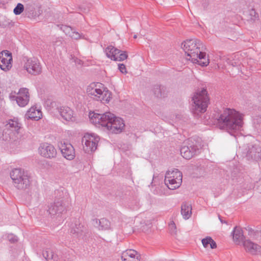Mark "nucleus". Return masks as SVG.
<instances>
[{
    "instance_id": "25",
    "label": "nucleus",
    "mask_w": 261,
    "mask_h": 261,
    "mask_svg": "<svg viewBox=\"0 0 261 261\" xmlns=\"http://www.w3.org/2000/svg\"><path fill=\"white\" fill-rule=\"evenodd\" d=\"M233 236V240L237 244L239 245L241 242L243 243L245 240L243 230L240 227L236 226L231 232Z\"/></svg>"
},
{
    "instance_id": "6",
    "label": "nucleus",
    "mask_w": 261,
    "mask_h": 261,
    "mask_svg": "<svg viewBox=\"0 0 261 261\" xmlns=\"http://www.w3.org/2000/svg\"><path fill=\"white\" fill-rule=\"evenodd\" d=\"M192 101L194 113L198 114L205 112L209 101L206 89L203 88L201 91L196 92L192 97Z\"/></svg>"
},
{
    "instance_id": "36",
    "label": "nucleus",
    "mask_w": 261,
    "mask_h": 261,
    "mask_svg": "<svg viewBox=\"0 0 261 261\" xmlns=\"http://www.w3.org/2000/svg\"><path fill=\"white\" fill-rule=\"evenodd\" d=\"M62 38H56V40L54 41L53 42V45L55 47L59 46L61 45L62 44Z\"/></svg>"
},
{
    "instance_id": "42",
    "label": "nucleus",
    "mask_w": 261,
    "mask_h": 261,
    "mask_svg": "<svg viewBox=\"0 0 261 261\" xmlns=\"http://www.w3.org/2000/svg\"><path fill=\"white\" fill-rule=\"evenodd\" d=\"M219 219L222 223H227L225 221H223V220L221 219V217L220 216H219Z\"/></svg>"
},
{
    "instance_id": "34",
    "label": "nucleus",
    "mask_w": 261,
    "mask_h": 261,
    "mask_svg": "<svg viewBox=\"0 0 261 261\" xmlns=\"http://www.w3.org/2000/svg\"><path fill=\"white\" fill-rule=\"evenodd\" d=\"M212 240V238L210 237H206L202 240V244L204 248H207L210 242Z\"/></svg>"
},
{
    "instance_id": "8",
    "label": "nucleus",
    "mask_w": 261,
    "mask_h": 261,
    "mask_svg": "<svg viewBox=\"0 0 261 261\" xmlns=\"http://www.w3.org/2000/svg\"><path fill=\"white\" fill-rule=\"evenodd\" d=\"M21 123L19 122L17 118L10 119L6 125V128L7 132L6 134H8L9 136L10 140L11 141L17 142L19 138V130L21 128Z\"/></svg>"
},
{
    "instance_id": "7",
    "label": "nucleus",
    "mask_w": 261,
    "mask_h": 261,
    "mask_svg": "<svg viewBox=\"0 0 261 261\" xmlns=\"http://www.w3.org/2000/svg\"><path fill=\"white\" fill-rule=\"evenodd\" d=\"M182 173L177 169L168 170L165 175V184L169 189L174 190L179 188L182 182Z\"/></svg>"
},
{
    "instance_id": "13",
    "label": "nucleus",
    "mask_w": 261,
    "mask_h": 261,
    "mask_svg": "<svg viewBox=\"0 0 261 261\" xmlns=\"http://www.w3.org/2000/svg\"><path fill=\"white\" fill-rule=\"evenodd\" d=\"M243 154L248 160L257 161L261 159V148L257 145H249Z\"/></svg>"
},
{
    "instance_id": "40",
    "label": "nucleus",
    "mask_w": 261,
    "mask_h": 261,
    "mask_svg": "<svg viewBox=\"0 0 261 261\" xmlns=\"http://www.w3.org/2000/svg\"><path fill=\"white\" fill-rule=\"evenodd\" d=\"M210 245L211 248L212 249H215L217 248V244L213 239L211 240Z\"/></svg>"
},
{
    "instance_id": "24",
    "label": "nucleus",
    "mask_w": 261,
    "mask_h": 261,
    "mask_svg": "<svg viewBox=\"0 0 261 261\" xmlns=\"http://www.w3.org/2000/svg\"><path fill=\"white\" fill-rule=\"evenodd\" d=\"M58 111L63 119L66 121L72 120L73 112L69 107H62L58 108Z\"/></svg>"
},
{
    "instance_id": "37",
    "label": "nucleus",
    "mask_w": 261,
    "mask_h": 261,
    "mask_svg": "<svg viewBox=\"0 0 261 261\" xmlns=\"http://www.w3.org/2000/svg\"><path fill=\"white\" fill-rule=\"evenodd\" d=\"M118 69L120 70V71L122 73H127L126 67L123 64H118Z\"/></svg>"
},
{
    "instance_id": "20",
    "label": "nucleus",
    "mask_w": 261,
    "mask_h": 261,
    "mask_svg": "<svg viewBox=\"0 0 261 261\" xmlns=\"http://www.w3.org/2000/svg\"><path fill=\"white\" fill-rule=\"evenodd\" d=\"M140 254L134 249H127L121 254L122 261H140Z\"/></svg>"
},
{
    "instance_id": "15",
    "label": "nucleus",
    "mask_w": 261,
    "mask_h": 261,
    "mask_svg": "<svg viewBox=\"0 0 261 261\" xmlns=\"http://www.w3.org/2000/svg\"><path fill=\"white\" fill-rule=\"evenodd\" d=\"M12 57L11 53L8 50H3L0 54V68L2 70L7 71L12 67L11 61Z\"/></svg>"
},
{
    "instance_id": "29",
    "label": "nucleus",
    "mask_w": 261,
    "mask_h": 261,
    "mask_svg": "<svg viewBox=\"0 0 261 261\" xmlns=\"http://www.w3.org/2000/svg\"><path fill=\"white\" fill-rule=\"evenodd\" d=\"M163 87L161 88L160 85H154L153 88V92L155 96L157 97H160L162 96V91Z\"/></svg>"
},
{
    "instance_id": "17",
    "label": "nucleus",
    "mask_w": 261,
    "mask_h": 261,
    "mask_svg": "<svg viewBox=\"0 0 261 261\" xmlns=\"http://www.w3.org/2000/svg\"><path fill=\"white\" fill-rule=\"evenodd\" d=\"M63 156L68 160L73 159L75 156L74 149L70 143H61L59 145Z\"/></svg>"
},
{
    "instance_id": "31",
    "label": "nucleus",
    "mask_w": 261,
    "mask_h": 261,
    "mask_svg": "<svg viewBox=\"0 0 261 261\" xmlns=\"http://www.w3.org/2000/svg\"><path fill=\"white\" fill-rule=\"evenodd\" d=\"M61 29L66 35L69 37H70L73 31V29L71 27L68 25H62Z\"/></svg>"
},
{
    "instance_id": "14",
    "label": "nucleus",
    "mask_w": 261,
    "mask_h": 261,
    "mask_svg": "<svg viewBox=\"0 0 261 261\" xmlns=\"http://www.w3.org/2000/svg\"><path fill=\"white\" fill-rule=\"evenodd\" d=\"M38 151L41 156L46 158H53L57 154V151L54 146L47 143L41 144Z\"/></svg>"
},
{
    "instance_id": "4",
    "label": "nucleus",
    "mask_w": 261,
    "mask_h": 261,
    "mask_svg": "<svg viewBox=\"0 0 261 261\" xmlns=\"http://www.w3.org/2000/svg\"><path fill=\"white\" fill-rule=\"evenodd\" d=\"M87 93L94 100L103 103L108 102L111 98V92L100 83L90 84L87 88Z\"/></svg>"
},
{
    "instance_id": "5",
    "label": "nucleus",
    "mask_w": 261,
    "mask_h": 261,
    "mask_svg": "<svg viewBox=\"0 0 261 261\" xmlns=\"http://www.w3.org/2000/svg\"><path fill=\"white\" fill-rule=\"evenodd\" d=\"M10 177L14 186L19 190H25L30 185V176L27 171L19 168L13 169L10 172Z\"/></svg>"
},
{
    "instance_id": "28",
    "label": "nucleus",
    "mask_w": 261,
    "mask_h": 261,
    "mask_svg": "<svg viewBox=\"0 0 261 261\" xmlns=\"http://www.w3.org/2000/svg\"><path fill=\"white\" fill-rule=\"evenodd\" d=\"M99 222L101 229L107 230L111 227L110 221L105 218L100 219Z\"/></svg>"
},
{
    "instance_id": "22",
    "label": "nucleus",
    "mask_w": 261,
    "mask_h": 261,
    "mask_svg": "<svg viewBox=\"0 0 261 261\" xmlns=\"http://www.w3.org/2000/svg\"><path fill=\"white\" fill-rule=\"evenodd\" d=\"M25 13L29 18H34L39 16L40 12L39 10H36L34 4L29 3L25 6Z\"/></svg>"
},
{
    "instance_id": "11",
    "label": "nucleus",
    "mask_w": 261,
    "mask_h": 261,
    "mask_svg": "<svg viewBox=\"0 0 261 261\" xmlns=\"http://www.w3.org/2000/svg\"><path fill=\"white\" fill-rule=\"evenodd\" d=\"M107 56L111 60L122 61L126 59L127 55L125 51L120 50L113 46H109L105 49Z\"/></svg>"
},
{
    "instance_id": "41",
    "label": "nucleus",
    "mask_w": 261,
    "mask_h": 261,
    "mask_svg": "<svg viewBox=\"0 0 261 261\" xmlns=\"http://www.w3.org/2000/svg\"><path fill=\"white\" fill-rule=\"evenodd\" d=\"M248 231H249V235H251V233H252V232H253V230L252 228H249L248 229Z\"/></svg>"
},
{
    "instance_id": "10",
    "label": "nucleus",
    "mask_w": 261,
    "mask_h": 261,
    "mask_svg": "<svg viewBox=\"0 0 261 261\" xmlns=\"http://www.w3.org/2000/svg\"><path fill=\"white\" fill-rule=\"evenodd\" d=\"M24 61V67L28 72L33 75H37L41 72V67L37 59L25 57Z\"/></svg>"
},
{
    "instance_id": "26",
    "label": "nucleus",
    "mask_w": 261,
    "mask_h": 261,
    "mask_svg": "<svg viewBox=\"0 0 261 261\" xmlns=\"http://www.w3.org/2000/svg\"><path fill=\"white\" fill-rule=\"evenodd\" d=\"M181 214L185 219H188L192 214V205L190 203L184 202L181 206Z\"/></svg>"
},
{
    "instance_id": "18",
    "label": "nucleus",
    "mask_w": 261,
    "mask_h": 261,
    "mask_svg": "<svg viewBox=\"0 0 261 261\" xmlns=\"http://www.w3.org/2000/svg\"><path fill=\"white\" fill-rule=\"evenodd\" d=\"M243 247L246 252L252 255L261 254V246L253 243L250 240H245L243 243Z\"/></svg>"
},
{
    "instance_id": "35",
    "label": "nucleus",
    "mask_w": 261,
    "mask_h": 261,
    "mask_svg": "<svg viewBox=\"0 0 261 261\" xmlns=\"http://www.w3.org/2000/svg\"><path fill=\"white\" fill-rule=\"evenodd\" d=\"M169 230H170V233L171 234H175L176 232V227L175 224L173 222H172L169 224Z\"/></svg>"
},
{
    "instance_id": "33",
    "label": "nucleus",
    "mask_w": 261,
    "mask_h": 261,
    "mask_svg": "<svg viewBox=\"0 0 261 261\" xmlns=\"http://www.w3.org/2000/svg\"><path fill=\"white\" fill-rule=\"evenodd\" d=\"M70 37L74 39H79L81 38H84V35L83 34H81L75 31L74 30L71 34Z\"/></svg>"
},
{
    "instance_id": "9",
    "label": "nucleus",
    "mask_w": 261,
    "mask_h": 261,
    "mask_svg": "<svg viewBox=\"0 0 261 261\" xmlns=\"http://www.w3.org/2000/svg\"><path fill=\"white\" fill-rule=\"evenodd\" d=\"M99 138L94 134H86L82 139V143L84 150L86 152L94 151L97 148V143Z\"/></svg>"
},
{
    "instance_id": "21",
    "label": "nucleus",
    "mask_w": 261,
    "mask_h": 261,
    "mask_svg": "<svg viewBox=\"0 0 261 261\" xmlns=\"http://www.w3.org/2000/svg\"><path fill=\"white\" fill-rule=\"evenodd\" d=\"M85 230L84 225L81 223L80 220H76L74 224L71 225L70 232L74 235V237H82Z\"/></svg>"
},
{
    "instance_id": "1",
    "label": "nucleus",
    "mask_w": 261,
    "mask_h": 261,
    "mask_svg": "<svg viewBox=\"0 0 261 261\" xmlns=\"http://www.w3.org/2000/svg\"><path fill=\"white\" fill-rule=\"evenodd\" d=\"M217 124L231 136L236 137L243 125V115L233 109L225 108L216 117Z\"/></svg>"
},
{
    "instance_id": "38",
    "label": "nucleus",
    "mask_w": 261,
    "mask_h": 261,
    "mask_svg": "<svg viewBox=\"0 0 261 261\" xmlns=\"http://www.w3.org/2000/svg\"><path fill=\"white\" fill-rule=\"evenodd\" d=\"M8 240L12 243H14L17 241V237L13 234H10L8 237Z\"/></svg>"
},
{
    "instance_id": "43",
    "label": "nucleus",
    "mask_w": 261,
    "mask_h": 261,
    "mask_svg": "<svg viewBox=\"0 0 261 261\" xmlns=\"http://www.w3.org/2000/svg\"><path fill=\"white\" fill-rule=\"evenodd\" d=\"M137 35H135L134 36V38L136 39V38H137Z\"/></svg>"
},
{
    "instance_id": "23",
    "label": "nucleus",
    "mask_w": 261,
    "mask_h": 261,
    "mask_svg": "<svg viewBox=\"0 0 261 261\" xmlns=\"http://www.w3.org/2000/svg\"><path fill=\"white\" fill-rule=\"evenodd\" d=\"M25 116L28 118L37 121L42 117V112L36 107H32L27 111Z\"/></svg>"
},
{
    "instance_id": "16",
    "label": "nucleus",
    "mask_w": 261,
    "mask_h": 261,
    "mask_svg": "<svg viewBox=\"0 0 261 261\" xmlns=\"http://www.w3.org/2000/svg\"><path fill=\"white\" fill-rule=\"evenodd\" d=\"M16 97V101L18 105L21 107L25 106L29 101L30 95L29 89L26 88H20Z\"/></svg>"
},
{
    "instance_id": "30",
    "label": "nucleus",
    "mask_w": 261,
    "mask_h": 261,
    "mask_svg": "<svg viewBox=\"0 0 261 261\" xmlns=\"http://www.w3.org/2000/svg\"><path fill=\"white\" fill-rule=\"evenodd\" d=\"M23 11H25V7L21 3H18L13 10V13L16 15L20 14Z\"/></svg>"
},
{
    "instance_id": "12",
    "label": "nucleus",
    "mask_w": 261,
    "mask_h": 261,
    "mask_svg": "<svg viewBox=\"0 0 261 261\" xmlns=\"http://www.w3.org/2000/svg\"><path fill=\"white\" fill-rule=\"evenodd\" d=\"M67 202L63 199H58L50 204L47 210L49 214L55 215L63 213L66 210Z\"/></svg>"
},
{
    "instance_id": "19",
    "label": "nucleus",
    "mask_w": 261,
    "mask_h": 261,
    "mask_svg": "<svg viewBox=\"0 0 261 261\" xmlns=\"http://www.w3.org/2000/svg\"><path fill=\"white\" fill-rule=\"evenodd\" d=\"M199 148L197 146L193 145L190 146H183L180 148V154L181 156L187 159H191L197 153Z\"/></svg>"
},
{
    "instance_id": "39",
    "label": "nucleus",
    "mask_w": 261,
    "mask_h": 261,
    "mask_svg": "<svg viewBox=\"0 0 261 261\" xmlns=\"http://www.w3.org/2000/svg\"><path fill=\"white\" fill-rule=\"evenodd\" d=\"M80 9H81V11H82L83 12L87 13V12H88L89 11L90 6H88L87 8H86L84 7V5H82V6L80 7Z\"/></svg>"
},
{
    "instance_id": "2",
    "label": "nucleus",
    "mask_w": 261,
    "mask_h": 261,
    "mask_svg": "<svg viewBox=\"0 0 261 261\" xmlns=\"http://www.w3.org/2000/svg\"><path fill=\"white\" fill-rule=\"evenodd\" d=\"M90 122L96 126L106 128L110 133L119 134L124 128L123 119L116 117L110 112L103 114L90 112L89 115Z\"/></svg>"
},
{
    "instance_id": "32",
    "label": "nucleus",
    "mask_w": 261,
    "mask_h": 261,
    "mask_svg": "<svg viewBox=\"0 0 261 261\" xmlns=\"http://www.w3.org/2000/svg\"><path fill=\"white\" fill-rule=\"evenodd\" d=\"M250 18L252 20H255L258 18V14L256 12L254 9H251L249 11Z\"/></svg>"
},
{
    "instance_id": "27",
    "label": "nucleus",
    "mask_w": 261,
    "mask_h": 261,
    "mask_svg": "<svg viewBox=\"0 0 261 261\" xmlns=\"http://www.w3.org/2000/svg\"><path fill=\"white\" fill-rule=\"evenodd\" d=\"M43 257L47 261H57V256L55 255L51 250L47 249L42 252Z\"/></svg>"
},
{
    "instance_id": "3",
    "label": "nucleus",
    "mask_w": 261,
    "mask_h": 261,
    "mask_svg": "<svg viewBox=\"0 0 261 261\" xmlns=\"http://www.w3.org/2000/svg\"><path fill=\"white\" fill-rule=\"evenodd\" d=\"M201 45V42L194 38L185 41L181 43V46L187 55L186 59L188 60L201 66H206L208 65L210 61L205 53L200 50Z\"/></svg>"
}]
</instances>
